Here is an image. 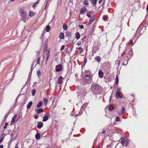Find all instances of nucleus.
I'll return each mask as SVG.
<instances>
[{"mask_svg":"<svg viewBox=\"0 0 148 148\" xmlns=\"http://www.w3.org/2000/svg\"><path fill=\"white\" fill-rule=\"evenodd\" d=\"M62 66L61 64L56 65V67L55 70L57 72H60L61 71L62 69Z\"/></svg>","mask_w":148,"mask_h":148,"instance_id":"423d86ee","label":"nucleus"},{"mask_svg":"<svg viewBox=\"0 0 148 148\" xmlns=\"http://www.w3.org/2000/svg\"><path fill=\"white\" fill-rule=\"evenodd\" d=\"M88 71H86L85 72V73H87V72H88Z\"/></svg>","mask_w":148,"mask_h":148,"instance_id":"4d7b16f0","label":"nucleus"},{"mask_svg":"<svg viewBox=\"0 0 148 148\" xmlns=\"http://www.w3.org/2000/svg\"><path fill=\"white\" fill-rule=\"evenodd\" d=\"M40 58H38L37 60V64H40Z\"/></svg>","mask_w":148,"mask_h":148,"instance_id":"c9c22d12","label":"nucleus"},{"mask_svg":"<svg viewBox=\"0 0 148 148\" xmlns=\"http://www.w3.org/2000/svg\"><path fill=\"white\" fill-rule=\"evenodd\" d=\"M39 1V0H38L35 3H34V5L32 6V7L34 8V7L36 6L37 4L38 3Z\"/></svg>","mask_w":148,"mask_h":148,"instance_id":"e433bc0d","label":"nucleus"},{"mask_svg":"<svg viewBox=\"0 0 148 148\" xmlns=\"http://www.w3.org/2000/svg\"><path fill=\"white\" fill-rule=\"evenodd\" d=\"M36 92V90L34 89H33L32 91V95L33 96H34L35 95V94Z\"/></svg>","mask_w":148,"mask_h":148,"instance_id":"7c9ffc66","label":"nucleus"},{"mask_svg":"<svg viewBox=\"0 0 148 148\" xmlns=\"http://www.w3.org/2000/svg\"><path fill=\"white\" fill-rule=\"evenodd\" d=\"M95 19V17L94 16H92L89 21V22L88 24V25L89 26L92 23L94 20Z\"/></svg>","mask_w":148,"mask_h":148,"instance_id":"1a4fd4ad","label":"nucleus"},{"mask_svg":"<svg viewBox=\"0 0 148 148\" xmlns=\"http://www.w3.org/2000/svg\"><path fill=\"white\" fill-rule=\"evenodd\" d=\"M120 91L121 90L119 88H118L116 90V97L117 99L118 98V97H119L120 98H123V97H121L120 95Z\"/></svg>","mask_w":148,"mask_h":148,"instance_id":"39448f33","label":"nucleus"},{"mask_svg":"<svg viewBox=\"0 0 148 148\" xmlns=\"http://www.w3.org/2000/svg\"><path fill=\"white\" fill-rule=\"evenodd\" d=\"M76 49H78L80 53L81 52L83 51V48L81 47H77Z\"/></svg>","mask_w":148,"mask_h":148,"instance_id":"2f4dec72","label":"nucleus"},{"mask_svg":"<svg viewBox=\"0 0 148 148\" xmlns=\"http://www.w3.org/2000/svg\"><path fill=\"white\" fill-rule=\"evenodd\" d=\"M103 0H99V4H101L103 2Z\"/></svg>","mask_w":148,"mask_h":148,"instance_id":"49530a36","label":"nucleus"},{"mask_svg":"<svg viewBox=\"0 0 148 148\" xmlns=\"http://www.w3.org/2000/svg\"><path fill=\"white\" fill-rule=\"evenodd\" d=\"M87 9L85 7H82L80 10V14H85V12L86 11Z\"/></svg>","mask_w":148,"mask_h":148,"instance_id":"0eeeda50","label":"nucleus"},{"mask_svg":"<svg viewBox=\"0 0 148 148\" xmlns=\"http://www.w3.org/2000/svg\"><path fill=\"white\" fill-rule=\"evenodd\" d=\"M21 19L24 22H25L26 21L27 14L23 11L22 12V13L21 14Z\"/></svg>","mask_w":148,"mask_h":148,"instance_id":"20e7f679","label":"nucleus"},{"mask_svg":"<svg viewBox=\"0 0 148 148\" xmlns=\"http://www.w3.org/2000/svg\"><path fill=\"white\" fill-rule=\"evenodd\" d=\"M97 148H99V146H98Z\"/></svg>","mask_w":148,"mask_h":148,"instance_id":"774afa93","label":"nucleus"},{"mask_svg":"<svg viewBox=\"0 0 148 148\" xmlns=\"http://www.w3.org/2000/svg\"><path fill=\"white\" fill-rule=\"evenodd\" d=\"M34 117L35 119H37L38 118V116L37 114H36L35 116H34Z\"/></svg>","mask_w":148,"mask_h":148,"instance_id":"37998d69","label":"nucleus"},{"mask_svg":"<svg viewBox=\"0 0 148 148\" xmlns=\"http://www.w3.org/2000/svg\"><path fill=\"white\" fill-rule=\"evenodd\" d=\"M45 48V49L44 50L43 52V54L42 56L43 59H45V56H46V53H47V47L46 46V47Z\"/></svg>","mask_w":148,"mask_h":148,"instance_id":"f8f14e48","label":"nucleus"},{"mask_svg":"<svg viewBox=\"0 0 148 148\" xmlns=\"http://www.w3.org/2000/svg\"><path fill=\"white\" fill-rule=\"evenodd\" d=\"M73 114H71V116H73Z\"/></svg>","mask_w":148,"mask_h":148,"instance_id":"052dcab7","label":"nucleus"},{"mask_svg":"<svg viewBox=\"0 0 148 148\" xmlns=\"http://www.w3.org/2000/svg\"><path fill=\"white\" fill-rule=\"evenodd\" d=\"M93 6H96L97 2L98 0H89Z\"/></svg>","mask_w":148,"mask_h":148,"instance_id":"f3484780","label":"nucleus"},{"mask_svg":"<svg viewBox=\"0 0 148 148\" xmlns=\"http://www.w3.org/2000/svg\"><path fill=\"white\" fill-rule=\"evenodd\" d=\"M3 145H1L0 146V148H3Z\"/></svg>","mask_w":148,"mask_h":148,"instance_id":"603ef678","label":"nucleus"},{"mask_svg":"<svg viewBox=\"0 0 148 148\" xmlns=\"http://www.w3.org/2000/svg\"><path fill=\"white\" fill-rule=\"evenodd\" d=\"M91 14V12H89V13H88L87 14V16L88 17H90L91 16L90 14Z\"/></svg>","mask_w":148,"mask_h":148,"instance_id":"58836bf2","label":"nucleus"},{"mask_svg":"<svg viewBox=\"0 0 148 148\" xmlns=\"http://www.w3.org/2000/svg\"><path fill=\"white\" fill-rule=\"evenodd\" d=\"M75 38L77 39H78L79 38L80 36L79 33L78 32H77L75 33Z\"/></svg>","mask_w":148,"mask_h":148,"instance_id":"4be33fe9","label":"nucleus"},{"mask_svg":"<svg viewBox=\"0 0 148 148\" xmlns=\"http://www.w3.org/2000/svg\"><path fill=\"white\" fill-rule=\"evenodd\" d=\"M126 50H127V49H126L125 50V51H124V52L125 53H126Z\"/></svg>","mask_w":148,"mask_h":148,"instance_id":"0e129e2a","label":"nucleus"},{"mask_svg":"<svg viewBox=\"0 0 148 148\" xmlns=\"http://www.w3.org/2000/svg\"><path fill=\"white\" fill-rule=\"evenodd\" d=\"M40 135L38 133H37L35 135V138L36 139H39L40 138Z\"/></svg>","mask_w":148,"mask_h":148,"instance_id":"a878e982","label":"nucleus"},{"mask_svg":"<svg viewBox=\"0 0 148 148\" xmlns=\"http://www.w3.org/2000/svg\"><path fill=\"white\" fill-rule=\"evenodd\" d=\"M17 145L16 144V146L15 147V148H19L18 147H17Z\"/></svg>","mask_w":148,"mask_h":148,"instance_id":"864d4df0","label":"nucleus"},{"mask_svg":"<svg viewBox=\"0 0 148 148\" xmlns=\"http://www.w3.org/2000/svg\"><path fill=\"white\" fill-rule=\"evenodd\" d=\"M95 60H96L97 62H99L101 61V58L100 56H97L95 57Z\"/></svg>","mask_w":148,"mask_h":148,"instance_id":"412c9836","label":"nucleus"},{"mask_svg":"<svg viewBox=\"0 0 148 148\" xmlns=\"http://www.w3.org/2000/svg\"><path fill=\"white\" fill-rule=\"evenodd\" d=\"M64 47H65V46L64 45H62L61 47V49H60V51H62V50H63L64 49Z\"/></svg>","mask_w":148,"mask_h":148,"instance_id":"79ce46f5","label":"nucleus"},{"mask_svg":"<svg viewBox=\"0 0 148 148\" xmlns=\"http://www.w3.org/2000/svg\"><path fill=\"white\" fill-rule=\"evenodd\" d=\"M116 121H120V118L119 117L117 116L116 117Z\"/></svg>","mask_w":148,"mask_h":148,"instance_id":"ea45409f","label":"nucleus"},{"mask_svg":"<svg viewBox=\"0 0 148 148\" xmlns=\"http://www.w3.org/2000/svg\"><path fill=\"white\" fill-rule=\"evenodd\" d=\"M114 107H113L112 105H110L109 106L108 110L109 111H112L114 109Z\"/></svg>","mask_w":148,"mask_h":148,"instance_id":"b1692460","label":"nucleus"},{"mask_svg":"<svg viewBox=\"0 0 148 148\" xmlns=\"http://www.w3.org/2000/svg\"><path fill=\"white\" fill-rule=\"evenodd\" d=\"M115 83L117 85L119 83L118 76L117 75H116V78L115 79Z\"/></svg>","mask_w":148,"mask_h":148,"instance_id":"bb28decb","label":"nucleus"},{"mask_svg":"<svg viewBox=\"0 0 148 148\" xmlns=\"http://www.w3.org/2000/svg\"><path fill=\"white\" fill-rule=\"evenodd\" d=\"M47 58H46V64L47 63V62L48 61L49 58L50 56V51L49 50H48L47 53H46Z\"/></svg>","mask_w":148,"mask_h":148,"instance_id":"2eb2a0df","label":"nucleus"},{"mask_svg":"<svg viewBox=\"0 0 148 148\" xmlns=\"http://www.w3.org/2000/svg\"><path fill=\"white\" fill-rule=\"evenodd\" d=\"M129 43L131 44L132 46L134 44H133V40H131L129 42Z\"/></svg>","mask_w":148,"mask_h":148,"instance_id":"a19ab883","label":"nucleus"},{"mask_svg":"<svg viewBox=\"0 0 148 148\" xmlns=\"http://www.w3.org/2000/svg\"><path fill=\"white\" fill-rule=\"evenodd\" d=\"M59 37L60 39H62L64 38V34L63 33L61 32L60 33Z\"/></svg>","mask_w":148,"mask_h":148,"instance_id":"6ab92c4d","label":"nucleus"},{"mask_svg":"<svg viewBox=\"0 0 148 148\" xmlns=\"http://www.w3.org/2000/svg\"><path fill=\"white\" fill-rule=\"evenodd\" d=\"M125 111V108L123 107H122V111H118V114L119 115H121L122 114H123Z\"/></svg>","mask_w":148,"mask_h":148,"instance_id":"dca6fc26","label":"nucleus"},{"mask_svg":"<svg viewBox=\"0 0 148 148\" xmlns=\"http://www.w3.org/2000/svg\"><path fill=\"white\" fill-rule=\"evenodd\" d=\"M63 79L64 78L62 76H60L58 78V84H62Z\"/></svg>","mask_w":148,"mask_h":148,"instance_id":"6e6552de","label":"nucleus"},{"mask_svg":"<svg viewBox=\"0 0 148 148\" xmlns=\"http://www.w3.org/2000/svg\"><path fill=\"white\" fill-rule=\"evenodd\" d=\"M83 4L86 5H88V1L85 0L84 1V3Z\"/></svg>","mask_w":148,"mask_h":148,"instance_id":"f704fd0d","label":"nucleus"},{"mask_svg":"<svg viewBox=\"0 0 148 148\" xmlns=\"http://www.w3.org/2000/svg\"><path fill=\"white\" fill-rule=\"evenodd\" d=\"M7 125H8V123H5V125L6 126Z\"/></svg>","mask_w":148,"mask_h":148,"instance_id":"e2e57ef3","label":"nucleus"},{"mask_svg":"<svg viewBox=\"0 0 148 148\" xmlns=\"http://www.w3.org/2000/svg\"><path fill=\"white\" fill-rule=\"evenodd\" d=\"M32 67H31V70L32 71V69H33V68H32Z\"/></svg>","mask_w":148,"mask_h":148,"instance_id":"69168bd1","label":"nucleus"},{"mask_svg":"<svg viewBox=\"0 0 148 148\" xmlns=\"http://www.w3.org/2000/svg\"><path fill=\"white\" fill-rule=\"evenodd\" d=\"M79 27L80 28H81V29H83L84 28V26L82 25H78Z\"/></svg>","mask_w":148,"mask_h":148,"instance_id":"c03bdc74","label":"nucleus"},{"mask_svg":"<svg viewBox=\"0 0 148 148\" xmlns=\"http://www.w3.org/2000/svg\"><path fill=\"white\" fill-rule=\"evenodd\" d=\"M98 75L99 77L100 78H102L104 75L103 73L102 70H99V71Z\"/></svg>","mask_w":148,"mask_h":148,"instance_id":"4468645a","label":"nucleus"},{"mask_svg":"<svg viewBox=\"0 0 148 148\" xmlns=\"http://www.w3.org/2000/svg\"><path fill=\"white\" fill-rule=\"evenodd\" d=\"M32 104V101L29 102L27 106V110H28L31 107Z\"/></svg>","mask_w":148,"mask_h":148,"instance_id":"5701e85b","label":"nucleus"},{"mask_svg":"<svg viewBox=\"0 0 148 148\" xmlns=\"http://www.w3.org/2000/svg\"><path fill=\"white\" fill-rule=\"evenodd\" d=\"M44 104L45 105H46L48 101V99H43Z\"/></svg>","mask_w":148,"mask_h":148,"instance_id":"c756f323","label":"nucleus"},{"mask_svg":"<svg viewBox=\"0 0 148 148\" xmlns=\"http://www.w3.org/2000/svg\"><path fill=\"white\" fill-rule=\"evenodd\" d=\"M33 15H34L33 12L30 11L29 12V15L30 16H33Z\"/></svg>","mask_w":148,"mask_h":148,"instance_id":"473e14b6","label":"nucleus"},{"mask_svg":"<svg viewBox=\"0 0 148 148\" xmlns=\"http://www.w3.org/2000/svg\"><path fill=\"white\" fill-rule=\"evenodd\" d=\"M46 115L44 116L43 118L42 121L45 122L47 121L48 119V115L49 114V113H47L46 114Z\"/></svg>","mask_w":148,"mask_h":148,"instance_id":"9b49d317","label":"nucleus"},{"mask_svg":"<svg viewBox=\"0 0 148 148\" xmlns=\"http://www.w3.org/2000/svg\"><path fill=\"white\" fill-rule=\"evenodd\" d=\"M9 114L8 113L5 115V118L6 119L8 116Z\"/></svg>","mask_w":148,"mask_h":148,"instance_id":"de8ad7c7","label":"nucleus"},{"mask_svg":"<svg viewBox=\"0 0 148 148\" xmlns=\"http://www.w3.org/2000/svg\"><path fill=\"white\" fill-rule=\"evenodd\" d=\"M37 123L38 125L37 127L38 129H40L43 127V123L42 122H38Z\"/></svg>","mask_w":148,"mask_h":148,"instance_id":"9d476101","label":"nucleus"},{"mask_svg":"<svg viewBox=\"0 0 148 148\" xmlns=\"http://www.w3.org/2000/svg\"><path fill=\"white\" fill-rule=\"evenodd\" d=\"M6 127H7L5 125V126H4V128L5 129H6Z\"/></svg>","mask_w":148,"mask_h":148,"instance_id":"6e6d98bb","label":"nucleus"},{"mask_svg":"<svg viewBox=\"0 0 148 148\" xmlns=\"http://www.w3.org/2000/svg\"><path fill=\"white\" fill-rule=\"evenodd\" d=\"M66 36H70L71 35V33L69 32H67L66 33Z\"/></svg>","mask_w":148,"mask_h":148,"instance_id":"72a5a7b5","label":"nucleus"},{"mask_svg":"<svg viewBox=\"0 0 148 148\" xmlns=\"http://www.w3.org/2000/svg\"><path fill=\"white\" fill-rule=\"evenodd\" d=\"M87 60H84V62H85V64Z\"/></svg>","mask_w":148,"mask_h":148,"instance_id":"13d9d810","label":"nucleus"},{"mask_svg":"<svg viewBox=\"0 0 148 148\" xmlns=\"http://www.w3.org/2000/svg\"><path fill=\"white\" fill-rule=\"evenodd\" d=\"M17 115L16 114L12 118V121H11V123L10 124V125H12L13 124L15 121V119L17 117Z\"/></svg>","mask_w":148,"mask_h":148,"instance_id":"ddd939ff","label":"nucleus"},{"mask_svg":"<svg viewBox=\"0 0 148 148\" xmlns=\"http://www.w3.org/2000/svg\"><path fill=\"white\" fill-rule=\"evenodd\" d=\"M105 133V131H104V130H103L102 132V134H104Z\"/></svg>","mask_w":148,"mask_h":148,"instance_id":"5fc2aeb1","label":"nucleus"},{"mask_svg":"<svg viewBox=\"0 0 148 148\" xmlns=\"http://www.w3.org/2000/svg\"><path fill=\"white\" fill-rule=\"evenodd\" d=\"M73 0H69V3L68 5L70 7H72L73 6Z\"/></svg>","mask_w":148,"mask_h":148,"instance_id":"aec40b11","label":"nucleus"},{"mask_svg":"<svg viewBox=\"0 0 148 148\" xmlns=\"http://www.w3.org/2000/svg\"><path fill=\"white\" fill-rule=\"evenodd\" d=\"M35 111H36V112L38 114H40L41 112H43L44 111L43 109L41 108H40L38 109H35Z\"/></svg>","mask_w":148,"mask_h":148,"instance_id":"a211bd4d","label":"nucleus"},{"mask_svg":"<svg viewBox=\"0 0 148 148\" xmlns=\"http://www.w3.org/2000/svg\"><path fill=\"white\" fill-rule=\"evenodd\" d=\"M107 18V17L105 15H103V19L104 20H106Z\"/></svg>","mask_w":148,"mask_h":148,"instance_id":"4c0bfd02","label":"nucleus"},{"mask_svg":"<svg viewBox=\"0 0 148 148\" xmlns=\"http://www.w3.org/2000/svg\"><path fill=\"white\" fill-rule=\"evenodd\" d=\"M119 144V143L117 145H116V146L115 147V148H116V146H117V145H118Z\"/></svg>","mask_w":148,"mask_h":148,"instance_id":"338daca9","label":"nucleus"},{"mask_svg":"<svg viewBox=\"0 0 148 148\" xmlns=\"http://www.w3.org/2000/svg\"><path fill=\"white\" fill-rule=\"evenodd\" d=\"M91 88L97 91L101 90V87L99 85L94 84L92 85Z\"/></svg>","mask_w":148,"mask_h":148,"instance_id":"f03ea898","label":"nucleus"},{"mask_svg":"<svg viewBox=\"0 0 148 148\" xmlns=\"http://www.w3.org/2000/svg\"><path fill=\"white\" fill-rule=\"evenodd\" d=\"M91 76L90 75H86L84 76L82 79L83 82L85 84H88Z\"/></svg>","mask_w":148,"mask_h":148,"instance_id":"f257e3e1","label":"nucleus"},{"mask_svg":"<svg viewBox=\"0 0 148 148\" xmlns=\"http://www.w3.org/2000/svg\"><path fill=\"white\" fill-rule=\"evenodd\" d=\"M121 143L123 146H126L128 144V141L127 139L124 137H122L121 138Z\"/></svg>","mask_w":148,"mask_h":148,"instance_id":"7ed1b4c3","label":"nucleus"},{"mask_svg":"<svg viewBox=\"0 0 148 148\" xmlns=\"http://www.w3.org/2000/svg\"><path fill=\"white\" fill-rule=\"evenodd\" d=\"M33 65H34V63H33L32 64V67H33Z\"/></svg>","mask_w":148,"mask_h":148,"instance_id":"bf43d9fd","label":"nucleus"},{"mask_svg":"<svg viewBox=\"0 0 148 148\" xmlns=\"http://www.w3.org/2000/svg\"><path fill=\"white\" fill-rule=\"evenodd\" d=\"M63 28L65 30H67L68 29V27L66 24H64L63 25Z\"/></svg>","mask_w":148,"mask_h":148,"instance_id":"cd10ccee","label":"nucleus"},{"mask_svg":"<svg viewBox=\"0 0 148 148\" xmlns=\"http://www.w3.org/2000/svg\"><path fill=\"white\" fill-rule=\"evenodd\" d=\"M81 42L80 41H79L78 43H77V44L78 45H81Z\"/></svg>","mask_w":148,"mask_h":148,"instance_id":"09e8293b","label":"nucleus"},{"mask_svg":"<svg viewBox=\"0 0 148 148\" xmlns=\"http://www.w3.org/2000/svg\"><path fill=\"white\" fill-rule=\"evenodd\" d=\"M112 145H108L107 147H112Z\"/></svg>","mask_w":148,"mask_h":148,"instance_id":"8fccbe9b","label":"nucleus"},{"mask_svg":"<svg viewBox=\"0 0 148 148\" xmlns=\"http://www.w3.org/2000/svg\"><path fill=\"white\" fill-rule=\"evenodd\" d=\"M2 140H3V138H1V139H0V143L2 141Z\"/></svg>","mask_w":148,"mask_h":148,"instance_id":"3c124183","label":"nucleus"},{"mask_svg":"<svg viewBox=\"0 0 148 148\" xmlns=\"http://www.w3.org/2000/svg\"><path fill=\"white\" fill-rule=\"evenodd\" d=\"M42 101H40L37 105V107L38 108H40L42 106Z\"/></svg>","mask_w":148,"mask_h":148,"instance_id":"393cba45","label":"nucleus"},{"mask_svg":"<svg viewBox=\"0 0 148 148\" xmlns=\"http://www.w3.org/2000/svg\"><path fill=\"white\" fill-rule=\"evenodd\" d=\"M73 56H72L71 58V60H72V59L73 60Z\"/></svg>","mask_w":148,"mask_h":148,"instance_id":"680f3d73","label":"nucleus"},{"mask_svg":"<svg viewBox=\"0 0 148 148\" xmlns=\"http://www.w3.org/2000/svg\"><path fill=\"white\" fill-rule=\"evenodd\" d=\"M37 74L38 75H40L41 74V72L40 71H39L37 72Z\"/></svg>","mask_w":148,"mask_h":148,"instance_id":"a18cd8bd","label":"nucleus"},{"mask_svg":"<svg viewBox=\"0 0 148 148\" xmlns=\"http://www.w3.org/2000/svg\"><path fill=\"white\" fill-rule=\"evenodd\" d=\"M50 29V27L49 25H47L46 27V31L47 32H49Z\"/></svg>","mask_w":148,"mask_h":148,"instance_id":"c85d7f7f","label":"nucleus"}]
</instances>
